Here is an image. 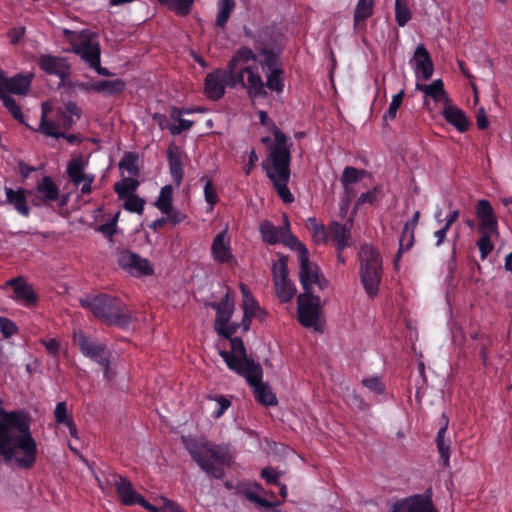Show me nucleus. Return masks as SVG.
<instances>
[{
    "label": "nucleus",
    "mask_w": 512,
    "mask_h": 512,
    "mask_svg": "<svg viewBox=\"0 0 512 512\" xmlns=\"http://www.w3.org/2000/svg\"><path fill=\"white\" fill-rule=\"evenodd\" d=\"M477 246L480 251L481 259L484 260L494 248V245L491 242V235H489V233H483L477 241Z\"/></svg>",
    "instance_id": "obj_55"
},
{
    "label": "nucleus",
    "mask_w": 512,
    "mask_h": 512,
    "mask_svg": "<svg viewBox=\"0 0 512 512\" xmlns=\"http://www.w3.org/2000/svg\"><path fill=\"white\" fill-rule=\"evenodd\" d=\"M167 159L173 182L179 186L184 177L182 154L179 147L171 145L167 150Z\"/></svg>",
    "instance_id": "obj_23"
},
{
    "label": "nucleus",
    "mask_w": 512,
    "mask_h": 512,
    "mask_svg": "<svg viewBox=\"0 0 512 512\" xmlns=\"http://www.w3.org/2000/svg\"><path fill=\"white\" fill-rule=\"evenodd\" d=\"M299 263V280L304 289V293L313 292V283L321 275L320 268L317 264L310 262L309 252H305L304 249L301 257L299 258Z\"/></svg>",
    "instance_id": "obj_16"
},
{
    "label": "nucleus",
    "mask_w": 512,
    "mask_h": 512,
    "mask_svg": "<svg viewBox=\"0 0 512 512\" xmlns=\"http://www.w3.org/2000/svg\"><path fill=\"white\" fill-rule=\"evenodd\" d=\"M89 88L94 92L102 93L106 96H114L121 94L125 90L126 83L120 78L114 80H100L91 83Z\"/></svg>",
    "instance_id": "obj_29"
},
{
    "label": "nucleus",
    "mask_w": 512,
    "mask_h": 512,
    "mask_svg": "<svg viewBox=\"0 0 512 512\" xmlns=\"http://www.w3.org/2000/svg\"><path fill=\"white\" fill-rule=\"evenodd\" d=\"M276 294L282 302H289L296 292L294 284L287 278L283 279L282 282H274Z\"/></svg>",
    "instance_id": "obj_41"
},
{
    "label": "nucleus",
    "mask_w": 512,
    "mask_h": 512,
    "mask_svg": "<svg viewBox=\"0 0 512 512\" xmlns=\"http://www.w3.org/2000/svg\"><path fill=\"white\" fill-rule=\"evenodd\" d=\"M416 88L417 90L424 92L426 96L431 97L436 102H444L445 104L450 102L441 79L434 80L428 85L417 84Z\"/></svg>",
    "instance_id": "obj_32"
},
{
    "label": "nucleus",
    "mask_w": 512,
    "mask_h": 512,
    "mask_svg": "<svg viewBox=\"0 0 512 512\" xmlns=\"http://www.w3.org/2000/svg\"><path fill=\"white\" fill-rule=\"evenodd\" d=\"M243 310L245 315L254 316H258L257 312H263V310L259 307L257 301L253 296L243 300Z\"/></svg>",
    "instance_id": "obj_61"
},
{
    "label": "nucleus",
    "mask_w": 512,
    "mask_h": 512,
    "mask_svg": "<svg viewBox=\"0 0 512 512\" xmlns=\"http://www.w3.org/2000/svg\"><path fill=\"white\" fill-rule=\"evenodd\" d=\"M259 231L265 243L274 245L281 242L284 237L285 226H275L269 220H263L259 225Z\"/></svg>",
    "instance_id": "obj_30"
},
{
    "label": "nucleus",
    "mask_w": 512,
    "mask_h": 512,
    "mask_svg": "<svg viewBox=\"0 0 512 512\" xmlns=\"http://www.w3.org/2000/svg\"><path fill=\"white\" fill-rule=\"evenodd\" d=\"M360 279L369 297L378 293L382 275V259L378 250L370 245H363L359 251Z\"/></svg>",
    "instance_id": "obj_5"
},
{
    "label": "nucleus",
    "mask_w": 512,
    "mask_h": 512,
    "mask_svg": "<svg viewBox=\"0 0 512 512\" xmlns=\"http://www.w3.org/2000/svg\"><path fill=\"white\" fill-rule=\"evenodd\" d=\"M40 68L50 75H57L62 81L70 75V65L65 58L52 55H41L38 60Z\"/></svg>",
    "instance_id": "obj_18"
},
{
    "label": "nucleus",
    "mask_w": 512,
    "mask_h": 512,
    "mask_svg": "<svg viewBox=\"0 0 512 512\" xmlns=\"http://www.w3.org/2000/svg\"><path fill=\"white\" fill-rule=\"evenodd\" d=\"M54 416H55V421L58 424H65L67 421L72 419L71 417H68V415H67L66 402L57 403L55 410H54Z\"/></svg>",
    "instance_id": "obj_60"
},
{
    "label": "nucleus",
    "mask_w": 512,
    "mask_h": 512,
    "mask_svg": "<svg viewBox=\"0 0 512 512\" xmlns=\"http://www.w3.org/2000/svg\"><path fill=\"white\" fill-rule=\"evenodd\" d=\"M399 512H437L431 497L425 494H417L395 503Z\"/></svg>",
    "instance_id": "obj_17"
},
{
    "label": "nucleus",
    "mask_w": 512,
    "mask_h": 512,
    "mask_svg": "<svg viewBox=\"0 0 512 512\" xmlns=\"http://www.w3.org/2000/svg\"><path fill=\"white\" fill-rule=\"evenodd\" d=\"M0 455L12 459L20 468H31L36 462L37 443L30 432V424L17 412L0 410Z\"/></svg>",
    "instance_id": "obj_1"
},
{
    "label": "nucleus",
    "mask_w": 512,
    "mask_h": 512,
    "mask_svg": "<svg viewBox=\"0 0 512 512\" xmlns=\"http://www.w3.org/2000/svg\"><path fill=\"white\" fill-rule=\"evenodd\" d=\"M442 419L443 425L440 427L435 441L440 457L443 460V465L448 467L450 459V441L445 438V435L447 432L449 420L444 414Z\"/></svg>",
    "instance_id": "obj_33"
},
{
    "label": "nucleus",
    "mask_w": 512,
    "mask_h": 512,
    "mask_svg": "<svg viewBox=\"0 0 512 512\" xmlns=\"http://www.w3.org/2000/svg\"><path fill=\"white\" fill-rule=\"evenodd\" d=\"M476 215L479 219L495 216L494 210L488 200L481 199L478 201Z\"/></svg>",
    "instance_id": "obj_56"
},
{
    "label": "nucleus",
    "mask_w": 512,
    "mask_h": 512,
    "mask_svg": "<svg viewBox=\"0 0 512 512\" xmlns=\"http://www.w3.org/2000/svg\"><path fill=\"white\" fill-rule=\"evenodd\" d=\"M419 218H420V212L419 211H416L412 218L407 221L403 227V230H402V233H401V237H400V240H399V249L394 257V265H395V268L398 267V263H399V260L401 258V255H402V252H403V247H404V241L406 240V237H407V233L410 232V231H413L414 232V229L415 227L417 226L418 224V221H419Z\"/></svg>",
    "instance_id": "obj_38"
},
{
    "label": "nucleus",
    "mask_w": 512,
    "mask_h": 512,
    "mask_svg": "<svg viewBox=\"0 0 512 512\" xmlns=\"http://www.w3.org/2000/svg\"><path fill=\"white\" fill-rule=\"evenodd\" d=\"M375 0H358L353 14L355 29L364 27V22L374 13Z\"/></svg>",
    "instance_id": "obj_31"
},
{
    "label": "nucleus",
    "mask_w": 512,
    "mask_h": 512,
    "mask_svg": "<svg viewBox=\"0 0 512 512\" xmlns=\"http://www.w3.org/2000/svg\"><path fill=\"white\" fill-rule=\"evenodd\" d=\"M123 208L131 213H137L141 215L144 211L145 200L138 195H127L124 198Z\"/></svg>",
    "instance_id": "obj_45"
},
{
    "label": "nucleus",
    "mask_w": 512,
    "mask_h": 512,
    "mask_svg": "<svg viewBox=\"0 0 512 512\" xmlns=\"http://www.w3.org/2000/svg\"><path fill=\"white\" fill-rule=\"evenodd\" d=\"M85 163L83 157L80 155L73 158L67 165V174L71 182L79 186L90 175L84 172Z\"/></svg>",
    "instance_id": "obj_36"
},
{
    "label": "nucleus",
    "mask_w": 512,
    "mask_h": 512,
    "mask_svg": "<svg viewBox=\"0 0 512 512\" xmlns=\"http://www.w3.org/2000/svg\"><path fill=\"white\" fill-rule=\"evenodd\" d=\"M274 136V143L269 146L267 158L262 161L261 166L266 176L273 183L274 189L284 203H292L294 197L288 188L290 180V162L292 143L288 137L277 126L271 129Z\"/></svg>",
    "instance_id": "obj_2"
},
{
    "label": "nucleus",
    "mask_w": 512,
    "mask_h": 512,
    "mask_svg": "<svg viewBox=\"0 0 512 512\" xmlns=\"http://www.w3.org/2000/svg\"><path fill=\"white\" fill-rule=\"evenodd\" d=\"M404 95V90H401L399 93L393 96L389 108L383 116V120L385 122L395 119L397 110L399 109L403 102Z\"/></svg>",
    "instance_id": "obj_53"
},
{
    "label": "nucleus",
    "mask_w": 512,
    "mask_h": 512,
    "mask_svg": "<svg viewBox=\"0 0 512 512\" xmlns=\"http://www.w3.org/2000/svg\"><path fill=\"white\" fill-rule=\"evenodd\" d=\"M170 10L179 15L186 16L190 13L194 0H158ZM236 6L235 0H219L216 26L224 28L232 11Z\"/></svg>",
    "instance_id": "obj_7"
},
{
    "label": "nucleus",
    "mask_w": 512,
    "mask_h": 512,
    "mask_svg": "<svg viewBox=\"0 0 512 512\" xmlns=\"http://www.w3.org/2000/svg\"><path fill=\"white\" fill-rule=\"evenodd\" d=\"M230 340L231 352L220 350L219 354L224 359L228 368L242 376L249 372L250 363H256L247 357L246 348L240 337H232Z\"/></svg>",
    "instance_id": "obj_9"
},
{
    "label": "nucleus",
    "mask_w": 512,
    "mask_h": 512,
    "mask_svg": "<svg viewBox=\"0 0 512 512\" xmlns=\"http://www.w3.org/2000/svg\"><path fill=\"white\" fill-rule=\"evenodd\" d=\"M139 186V181L133 177L124 178L122 181L115 183L114 191L119 198L127 195H134Z\"/></svg>",
    "instance_id": "obj_40"
},
{
    "label": "nucleus",
    "mask_w": 512,
    "mask_h": 512,
    "mask_svg": "<svg viewBox=\"0 0 512 512\" xmlns=\"http://www.w3.org/2000/svg\"><path fill=\"white\" fill-rule=\"evenodd\" d=\"M82 306L88 307L95 317L107 325L128 328L135 320L131 310L119 298L109 294H99L91 299L81 300Z\"/></svg>",
    "instance_id": "obj_4"
},
{
    "label": "nucleus",
    "mask_w": 512,
    "mask_h": 512,
    "mask_svg": "<svg viewBox=\"0 0 512 512\" xmlns=\"http://www.w3.org/2000/svg\"><path fill=\"white\" fill-rule=\"evenodd\" d=\"M105 483L108 487L115 488L121 503L124 505H135L142 497V495L134 490L131 481L115 472H109L106 475Z\"/></svg>",
    "instance_id": "obj_12"
},
{
    "label": "nucleus",
    "mask_w": 512,
    "mask_h": 512,
    "mask_svg": "<svg viewBox=\"0 0 512 512\" xmlns=\"http://www.w3.org/2000/svg\"><path fill=\"white\" fill-rule=\"evenodd\" d=\"M362 384L374 393L381 394L384 392V386L382 385L379 377L363 379Z\"/></svg>",
    "instance_id": "obj_62"
},
{
    "label": "nucleus",
    "mask_w": 512,
    "mask_h": 512,
    "mask_svg": "<svg viewBox=\"0 0 512 512\" xmlns=\"http://www.w3.org/2000/svg\"><path fill=\"white\" fill-rule=\"evenodd\" d=\"M280 474L272 468H263L261 471V477L269 484L280 485L278 481Z\"/></svg>",
    "instance_id": "obj_64"
},
{
    "label": "nucleus",
    "mask_w": 512,
    "mask_h": 512,
    "mask_svg": "<svg viewBox=\"0 0 512 512\" xmlns=\"http://www.w3.org/2000/svg\"><path fill=\"white\" fill-rule=\"evenodd\" d=\"M73 51L80 55L91 68L99 65L101 51L98 43L86 40L81 45L74 46Z\"/></svg>",
    "instance_id": "obj_28"
},
{
    "label": "nucleus",
    "mask_w": 512,
    "mask_h": 512,
    "mask_svg": "<svg viewBox=\"0 0 512 512\" xmlns=\"http://www.w3.org/2000/svg\"><path fill=\"white\" fill-rule=\"evenodd\" d=\"M47 106V102L42 104L43 111L39 125V131L45 134L46 136H51L55 138H61L62 136H65V133L60 130H67L71 128L75 123V119L71 118V116L62 108H58L56 111L55 120L48 121L46 119V115L48 112Z\"/></svg>",
    "instance_id": "obj_10"
},
{
    "label": "nucleus",
    "mask_w": 512,
    "mask_h": 512,
    "mask_svg": "<svg viewBox=\"0 0 512 512\" xmlns=\"http://www.w3.org/2000/svg\"><path fill=\"white\" fill-rule=\"evenodd\" d=\"M6 202L12 205L18 213L23 216H28L30 209L27 205L25 191L23 189L13 190L12 188H5Z\"/></svg>",
    "instance_id": "obj_34"
},
{
    "label": "nucleus",
    "mask_w": 512,
    "mask_h": 512,
    "mask_svg": "<svg viewBox=\"0 0 512 512\" xmlns=\"http://www.w3.org/2000/svg\"><path fill=\"white\" fill-rule=\"evenodd\" d=\"M212 257L215 262L220 264H235L236 260L230 248V243L226 241V231L218 233L213 239L211 246Z\"/></svg>",
    "instance_id": "obj_20"
},
{
    "label": "nucleus",
    "mask_w": 512,
    "mask_h": 512,
    "mask_svg": "<svg viewBox=\"0 0 512 512\" xmlns=\"http://www.w3.org/2000/svg\"><path fill=\"white\" fill-rule=\"evenodd\" d=\"M0 99L2 100L4 107L7 108L11 115L20 123L25 124L23 113L16 101L8 94H0Z\"/></svg>",
    "instance_id": "obj_49"
},
{
    "label": "nucleus",
    "mask_w": 512,
    "mask_h": 512,
    "mask_svg": "<svg viewBox=\"0 0 512 512\" xmlns=\"http://www.w3.org/2000/svg\"><path fill=\"white\" fill-rule=\"evenodd\" d=\"M442 114L444 119L450 125L454 126L459 132H465L468 130L470 122L460 108L448 103L446 104Z\"/></svg>",
    "instance_id": "obj_27"
},
{
    "label": "nucleus",
    "mask_w": 512,
    "mask_h": 512,
    "mask_svg": "<svg viewBox=\"0 0 512 512\" xmlns=\"http://www.w3.org/2000/svg\"><path fill=\"white\" fill-rule=\"evenodd\" d=\"M183 443L192 460L203 472L215 479L224 478V466L230 463V455L225 447L184 437Z\"/></svg>",
    "instance_id": "obj_3"
},
{
    "label": "nucleus",
    "mask_w": 512,
    "mask_h": 512,
    "mask_svg": "<svg viewBox=\"0 0 512 512\" xmlns=\"http://www.w3.org/2000/svg\"><path fill=\"white\" fill-rule=\"evenodd\" d=\"M328 240L336 245L337 252H342L345 248L352 246L351 225L342 224L333 221L328 225Z\"/></svg>",
    "instance_id": "obj_19"
},
{
    "label": "nucleus",
    "mask_w": 512,
    "mask_h": 512,
    "mask_svg": "<svg viewBox=\"0 0 512 512\" xmlns=\"http://www.w3.org/2000/svg\"><path fill=\"white\" fill-rule=\"evenodd\" d=\"M298 321L302 326L317 330L318 320L321 314V300L313 292L302 293L297 297Z\"/></svg>",
    "instance_id": "obj_8"
},
{
    "label": "nucleus",
    "mask_w": 512,
    "mask_h": 512,
    "mask_svg": "<svg viewBox=\"0 0 512 512\" xmlns=\"http://www.w3.org/2000/svg\"><path fill=\"white\" fill-rule=\"evenodd\" d=\"M182 111L174 108L171 113L172 118H177L178 124L172 125L169 129L172 135H179L183 131L189 130L193 126V121L180 118Z\"/></svg>",
    "instance_id": "obj_51"
},
{
    "label": "nucleus",
    "mask_w": 512,
    "mask_h": 512,
    "mask_svg": "<svg viewBox=\"0 0 512 512\" xmlns=\"http://www.w3.org/2000/svg\"><path fill=\"white\" fill-rule=\"evenodd\" d=\"M256 54L246 46L239 48L228 63V68L231 69H240L243 68L242 65L247 64L249 61H256Z\"/></svg>",
    "instance_id": "obj_37"
},
{
    "label": "nucleus",
    "mask_w": 512,
    "mask_h": 512,
    "mask_svg": "<svg viewBox=\"0 0 512 512\" xmlns=\"http://www.w3.org/2000/svg\"><path fill=\"white\" fill-rule=\"evenodd\" d=\"M223 72L226 74L222 77V79L224 80L223 83L225 87H235L238 84H240L242 87H246V83L244 81V70H241V68H228L227 70L223 69Z\"/></svg>",
    "instance_id": "obj_43"
},
{
    "label": "nucleus",
    "mask_w": 512,
    "mask_h": 512,
    "mask_svg": "<svg viewBox=\"0 0 512 512\" xmlns=\"http://www.w3.org/2000/svg\"><path fill=\"white\" fill-rule=\"evenodd\" d=\"M259 54L263 57V60L260 62L263 67H267L270 71L279 69L278 57L273 49L263 48L259 51Z\"/></svg>",
    "instance_id": "obj_52"
},
{
    "label": "nucleus",
    "mask_w": 512,
    "mask_h": 512,
    "mask_svg": "<svg viewBox=\"0 0 512 512\" xmlns=\"http://www.w3.org/2000/svg\"><path fill=\"white\" fill-rule=\"evenodd\" d=\"M32 75L17 74L11 78L0 71V94L26 95L30 89Z\"/></svg>",
    "instance_id": "obj_14"
},
{
    "label": "nucleus",
    "mask_w": 512,
    "mask_h": 512,
    "mask_svg": "<svg viewBox=\"0 0 512 512\" xmlns=\"http://www.w3.org/2000/svg\"><path fill=\"white\" fill-rule=\"evenodd\" d=\"M241 70H244V73L248 74L245 88H247L249 97H266L267 92L265 90V84L262 81L259 73L256 71L255 67L246 66L241 68Z\"/></svg>",
    "instance_id": "obj_25"
},
{
    "label": "nucleus",
    "mask_w": 512,
    "mask_h": 512,
    "mask_svg": "<svg viewBox=\"0 0 512 512\" xmlns=\"http://www.w3.org/2000/svg\"><path fill=\"white\" fill-rule=\"evenodd\" d=\"M234 311V301L228 290L223 297L222 301L219 302L218 311L215 319V329L219 326L228 324Z\"/></svg>",
    "instance_id": "obj_35"
},
{
    "label": "nucleus",
    "mask_w": 512,
    "mask_h": 512,
    "mask_svg": "<svg viewBox=\"0 0 512 512\" xmlns=\"http://www.w3.org/2000/svg\"><path fill=\"white\" fill-rule=\"evenodd\" d=\"M74 342L84 356L99 365H107L111 352L105 344L91 341L82 331L74 333Z\"/></svg>",
    "instance_id": "obj_11"
},
{
    "label": "nucleus",
    "mask_w": 512,
    "mask_h": 512,
    "mask_svg": "<svg viewBox=\"0 0 512 512\" xmlns=\"http://www.w3.org/2000/svg\"><path fill=\"white\" fill-rule=\"evenodd\" d=\"M7 285L12 286L17 299L23 300L27 305L36 303L38 296L32 285L27 283L22 277H17L7 281Z\"/></svg>",
    "instance_id": "obj_24"
},
{
    "label": "nucleus",
    "mask_w": 512,
    "mask_h": 512,
    "mask_svg": "<svg viewBox=\"0 0 512 512\" xmlns=\"http://www.w3.org/2000/svg\"><path fill=\"white\" fill-rule=\"evenodd\" d=\"M249 372L242 375L247 383L253 388V393L257 402L264 406H274L277 404V397L273 393L268 383L262 381L263 370L259 363H250Z\"/></svg>",
    "instance_id": "obj_6"
},
{
    "label": "nucleus",
    "mask_w": 512,
    "mask_h": 512,
    "mask_svg": "<svg viewBox=\"0 0 512 512\" xmlns=\"http://www.w3.org/2000/svg\"><path fill=\"white\" fill-rule=\"evenodd\" d=\"M313 239L316 243H326L328 241V226L314 223L312 225Z\"/></svg>",
    "instance_id": "obj_59"
},
{
    "label": "nucleus",
    "mask_w": 512,
    "mask_h": 512,
    "mask_svg": "<svg viewBox=\"0 0 512 512\" xmlns=\"http://www.w3.org/2000/svg\"><path fill=\"white\" fill-rule=\"evenodd\" d=\"M281 243L291 248L292 250H296L298 252V258L301 257L303 249L305 252H309L306 246L291 233V230L288 226H285L284 237L282 238Z\"/></svg>",
    "instance_id": "obj_46"
},
{
    "label": "nucleus",
    "mask_w": 512,
    "mask_h": 512,
    "mask_svg": "<svg viewBox=\"0 0 512 512\" xmlns=\"http://www.w3.org/2000/svg\"><path fill=\"white\" fill-rule=\"evenodd\" d=\"M225 75L223 69H217L206 75L204 91L210 100L217 101L224 96L225 86L222 77Z\"/></svg>",
    "instance_id": "obj_21"
},
{
    "label": "nucleus",
    "mask_w": 512,
    "mask_h": 512,
    "mask_svg": "<svg viewBox=\"0 0 512 512\" xmlns=\"http://www.w3.org/2000/svg\"><path fill=\"white\" fill-rule=\"evenodd\" d=\"M288 256L281 255L278 261L272 265L273 282L288 278Z\"/></svg>",
    "instance_id": "obj_47"
},
{
    "label": "nucleus",
    "mask_w": 512,
    "mask_h": 512,
    "mask_svg": "<svg viewBox=\"0 0 512 512\" xmlns=\"http://www.w3.org/2000/svg\"><path fill=\"white\" fill-rule=\"evenodd\" d=\"M60 199V190L50 176H45L36 186V193L33 199V204L40 206L42 204L49 205L50 203Z\"/></svg>",
    "instance_id": "obj_15"
},
{
    "label": "nucleus",
    "mask_w": 512,
    "mask_h": 512,
    "mask_svg": "<svg viewBox=\"0 0 512 512\" xmlns=\"http://www.w3.org/2000/svg\"><path fill=\"white\" fill-rule=\"evenodd\" d=\"M497 218L496 216L480 218L479 230L483 233L493 234L497 231Z\"/></svg>",
    "instance_id": "obj_57"
},
{
    "label": "nucleus",
    "mask_w": 512,
    "mask_h": 512,
    "mask_svg": "<svg viewBox=\"0 0 512 512\" xmlns=\"http://www.w3.org/2000/svg\"><path fill=\"white\" fill-rule=\"evenodd\" d=\"M137 161L138 155L136 153L128 152L119 162V168L127 170L131 176H137L139 174Z\"/></svg>",
    "instance_id": "obj_50"
},
{
    "label": "nucleus",
    "mask_w": 512,
    "mask_h": 512,
    "mask_svg": "<svg viewBox=\"0 0 512 512\" xmlns=\"http://www.w3.org/2000/svg\"><path fill=\"white\" fill-rule=\"evenodd\" d=\"M0 331L5 338H8L17 332V326L12 320L0 316Z\"/></svg>",
    "instance_id": "obj_58"
},
{
    "label": "nucleus",
    "mask_w": 512,
    "mask_h": 512,
    "mask_svg": "<svg viewBox=\"0 0 512 512\" xmlns=\"http://www.w3.org/2000/svg\"><path fill=\"white\" fill-rule=\"evenodd\" d=\"M412 18L407 0H395V20L400 27H404Z\"/></svg>",
    "instance_id": "obj_42"
},
{
    "label": "nucleus",
    "mask_w": 512,
    "mask_h": 512,
    "mask_svg": "<svg viewBox=\"0 0 512 512\" xmlns=\"http://www.w3.org/2000/svg\"><path fill=\"white\" fill-rule=\"evenodd\" d=\"M117 263L122 269L138 276H147L153 273V268L147 259L142 258L138 254L128 250H122L118 254Z\"/></svg>",
    "instance_id": "obj_13"
},
{
    "label": "nucleus",
    "mask_w": 512,
    "mask_h": 512,
    "mask_svg": "<svg viewBox=\"0 0 512 512\" xmlns=\"http://www.w3.org/2000/svg\"><path fill=\"white\" fill-rule=\"evenodd\" d=\"M173 188L171 185L164 186L155 202V206L162 212H170L172 206Z\"/></svg>",
    "instance_id": "obj_44"
},
{
    "label": "nucleus",
    "mask_w": 512,
    "mask_h": 512,
    "mask_svg": "<svg viewBox=\"0 0 512 512\" xmlns=\"http://www.w3.org/2000/svg\"><path fill=\"white\" fill-rule=\"evenodd\" d=\"M201 181L205 182V185H204L205 200L211 206V208H213V206L219 200L217 192L213 186V182L210 178H206V177H202Z\"/></svg>",
    "instance_id": "obj_54"
},
{
    "label": "nucleus",
    "mask_w": 512,
    "mask_h": 512,
    "mask_svg": "<svg viewBox=\"0 0 512 512\" xmlns=\"http://www.w3.org/2000/svg\"><path fill=\"white\" fill-rule=\"evenodd\" d=\"M264 490L259 483H253L248 485L240 491V493L250 502L257 504L258 506L269 510L268 512H278L273 508L280 505L279 501H269L261 496Z\"/></svg>",
    "instance_id": "obj_22"
},
{
    "label": "nucleus",
    "mask_w": 512,
    "mask_h": 512,
    "mask_svg": "<svg viewBox=\"0 0 512 512\" xmlns=\"http://www.w3.org/2000/svg\"><path fill=\"white\" fill-rule=\"evenodd\" d=\"M414 59L416 64V72H420L424 80H428L429 78H431L434 69L433 62L428 50L425 48L423 44L417 46L414 52Z\"/></svg>",
    "instance_id": "obj_26"
},
{
    "label": "nucleus",
    "mask_w": 512,
    "mask_h": 512,
    "mask_svg": "<svg viewBox=\"0 0 512 512\" xmlns=\"http://www.w3.org/2000/svg\"><path fill=\"white\" fill-rule=\"evenodd\" d=\"M239 327H240L239 324L231 323L229 325L226 324V325H223V326H219L215 330L217 331V333L219 335L223 336L224 338L231 339L233 334H235L237 332Z\"/></svg>",
    "instance_id": "obj_63"
},
{
    "label": "nucleus",
    "mask_w": 512,
    "mask_h": 512,
    "mask_svg": "<svg viewBox=\"0 0 512 512\" xmlns=\"http://www.w3.org/2000/svg\"><path fill=\"white\" fill-rule=\"evenodd\" d=\"M282 75V69H273L272 71H270V73L267 75V88L277 93H281L284 88Z\"/></svg>",
    "instance_id": "obj_48"
},
{
    "label": "nucleus",
    "mask_w": 512,
    "mask_h": 512,
    "mask_svg": "<svg viewBox=\"0 0 512 512\" xmlns=\"http://www.w3.org/2000/svg\"><path fill=\"white\" fill-rule=\"evenodd\" d=\"M365 174V170H360L352 166L345 167L341 176V183L345 189V193L349 194V186L353 183L358 182L360 178Z\"/></svg>",
    "instance_id": "obj_39"
}]
</instances>
